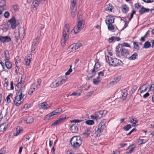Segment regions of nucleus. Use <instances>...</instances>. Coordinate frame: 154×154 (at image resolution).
<instances>
[{
  "mask_svg": "<svg viewBox=\"0 0 154 154\" xmlns=\"http://www.w3.org/2000/svg\"><path fill=\"white\" fill-rule=\"evenodd\" d=\"M38 106L40 108L45 109H47L49 107L48 105L45 102L40 104Z\"/></svg>",
  "mask_w": 154,
  "mask_h": 154,
  "instance_id": "a878e982",
  "label": "nucleus"
},
{
  "mask_svg": "<svg viewBox=\"0 0 154 154\" xmlns=\"http://www.w3.org/2000/svg\"><path fill=\"white\" fill-rule=\"evenodd\" d=\"M81 94L80 93H77L76 92H73L70 95V96H75L77 97H79L80 96Z\"/></svg>",
  "mask_w": 154,
  "mask_h": 154,
  "instance_id": "680f3d73",
  "label": "nucleus"
},
{
  "mask_svg": "<svg viewBox=\"0 0 154 154\" xmlns=\"http://www.w3.org/2000/svg\"><path fill=\"white\" fill-rule=\"evenodd\" d=\"M138 56L137 54L135 52L133 54L131 57L128 58V59L130 60H134L136 59Z\"/></svg>",
  "mask_w": 154,
  "mask_h": 154,
  "instance_id": "2f4dec72",
  "label": "nucleus"
},
{
  "mask_svg": "<svg viewBox=\"0 0 154 154\" xmlns=\"http://www.w3.org/2000/svg\"><path fill=\"white\" fill-rule=\"evenodd\" d=\"M122 99L124 100L126 98L128 95L127 90L126 89H125L122 90Z\"/></svg>",
  "mask_w": 154,
  "mask_h": 154,
  "instance_id": "c85d7f7f",
  "label": "nucleus"
},
{
  "mask_svg": "<svg viewBox=\"0 0 154 154\" xmlns=\"http://www.w3.org/2000/svg\"><path fill=\"white\" fill-rule=\"evenodd\" d=\"M38 85H37L35 83H33L31 85L30 88L29 90L28 94L29 95H31L35 90L38 88Z\"/></svg>",
  "mask_w": 154,
  "mask_h": 154,
  "instance_id": "ddd939ff",
  "label": "nucleus"
},
{
  "mask_svg": "<svg viewBox=\"0 0 154 154\" xmlns=\"http://www.w3.org/2000/svg\"><path fill=\"white\" fill-rule=\"evenodd\" d=\"M133 43V48L137 50H139L140 49V46L138 44V42H132Z\"/></svg>",
  "mask_w": 154,
  "mask_h": 154,
  "instance_id": "f704fd0d",
  "label": "nucleus"
},
{
  "mask_svg": "<svg viewBox=\"0 0 154 154\" xmlns=\"http://www.w3.org/2000/svg\"><path fill=\"white\" fill-rule=\"evenodd\" d=\"M104 73L103 71H101L98 72V76L97 77V79H100V78L104 76Z\"/></svg>",
  "mask_w": 154,
  "mask_h": 154,
  "instance_id": "8fccbe9b",
  "label": "nucleus"
},
{
  "mask_svg": "<svg viewBox=\"0 0 154 154\" xmlns=\"http://www.w3.org/2000/svg\"><path fill=\"white\" fill-rule=\"evenodd\" d=\"M106 62L112 66L115 67L121 65L122 62L117 58H112L108 56L105 57Z\"/></svg>",
  "mask_w": 154,
  "mask_h": 154,
  "instance_id": "20e7f679",
  "label": "nucleus"
},
{
  "mask_svg": "<svg viewBox=\"0 0 154 154\" xmlns=\"http://www.w3.org/2000/svg\"><path fill=\"white\" fill-rule=\"evenodd\" d=\"M59 114L57 113L54 110L51 112L50 113L47 115L44 118V119L45 120H49V119L52 118L54 116L58 115Z\"/></svg>",
  "mask_w": 154,
  "mask_h": 154,
  "instance_id": "f8f14e48",
  "label": "nucleus"
},
{
  "mask_svg": "<svg viewBox=\"0 0 154 154\" xmlns=\"http://www.w3.org/2000/svg\"><path fill=\"white\" fill-rule=\"evenodd\" d=\"M85 123L88 125H93L94 124V122L92 120H87L85 121Z\"/></svg>",
  "mask_w": 154,
  "mask_h": 154,
  "instance_id": "79ce46f5",
  "label": "nucleus"
},
{
  "mask_svg": "<svg viewBox=\"0 0 154 154\" xmlns=\"http://www.w3.org/2000/svg\"><path fill=\"white\" fill-rule=\"evenodd\" d=\"M45 2V0H34L32 5L35 8V10H36L37 8L38 7L40 3H43Z\"/></svg>",
  "mask_w": 154,
  "mask_h": 154,
  "instance_id": "1a4fd4ad",
  "label": "nucleus"
},
{
  "mask_svg": "<svg viewBox=\"0 0 154 154\" xmlns=\"http://www.w3.org/2000/svg\"><path fill=\"white\" fill-rule=\"evenodd\" d=\"M151 46V44L149 41H146L144 44V48H149Z\"/></svg>",
  "mask_w": 154,
  "mask_h": 154,
  "instance_id": "a19ab883",
  "label": "nucleus"
},
{
  "mask_svg": "<svg viewBox=\"0 0 154 154\" xmlns=\"http://www.w3.org/2000/svg\"><path fill=\"white\" fill-rule=\"evenodd\" d=\"M54 110L59 115L62 112V109L61 108H59Z\"/></svg>",
  "mask_w": 154,
  "mask_h": 154,
  "instance_id": "5fc2aeb1",
  "label": "nucleus"
},
{
  "mask_svg": "<svg viewBox=\"0 0 154 154\" xmlns=\"http://www.w3.org/2000/svg\"><path fill=\"white\" fill-rule=\"evenodd\" d=\"M149 10L150 9L149 8H146L143 7H142L139 10V13L140 14L142 15L144 13L148 12Z\"/></svg>",
  "mask_w": 154,
  "mask_h": 154,
  "instance_id": "5701e85b",
  "label": "nucleus"
},
{
  "mask_svg": "<svg viewBox=\"0 0 154 154\" xmlns=\"http://www.w3.org/2000/svg\"><path fill=\"white\" fill-rule=\"evenodd\" d=\"M25 60L26 65L27 66H29L31 62V59H26Z\"/></svg>",
  "mask_w": 154,
  "mask_h": 154,
  "instance_id": "a18cd8bd",
  "label": "nucleus"
},
{
  "mask_svg": "<svg viewBox=\"0 0 154 154\" xmlns=\"http://www.w3.org/2000/svg\"><path fill=\"white\" fill-rule=\"evenodd\" d=\"M105 10L108 11L109 12H112L114 9L113 7L111 4H109L105 6Z\"/></svg>",
  "mask_w": 154,
  "mask_h": 154,
  "instance_id": "b1692460",
  "label": "nucleus"
},
{
  "mask_svg": "<svg viewBox=\"0 0 154 154\" xmlns=\"http://www.w3.org/2000/svg\"><path fill=\"white\" fill-rule=\"evenodd\" d=\"M40 37V35H39L35 39L33 40L32 43V46L31 48V51H35L36 48V44L38 43Z\"/></svg>",
  "mask_w": 154,
  "mask_h": 154,
  "instance_id": "0eeeda50",
  "label": "nucleus"
},
{
  "mask_svg": "<svg viewBox=\"0 0 154 154\" xmlns=\"http://www.w3.org/2000/svg\"><path fill=\"white\" fill-rule=\"evenodd\" d=\"M100 67V64L98 62L96 63L94 65V68L91 70V73L93 75L90 78H91L95 74L96 72L98 71V68Z\"/></svg>",
  "mask_w": 154,
  "mask_h": 154,
  "instance_id": "9b49d317",
  "label": "nucleus"
},
{
  "mask_svg": "<svg viewBox=\"0 0 154 154\" xmlns=\"http://www.w3.org/2000/svg\"><path fill=\"white\" fill-rule=\"evenodd\" d=\"M63 120L64 119L63 118L59 119L58 120H56L54 122L52 123L51 125L53 126L59 124L61 123Z\"/></svg>",
  "mask_w": 154,
  "mask_h": 154,
  "instance_id": "72a5a7b5",
  "label": "nucleus"
},
{
  "mask_svg": "<svg viewBox=\"0 0 154 154\" xmlns=\"http://www.w3.org/2000/svg\"><path fill=\"white\" fill-rule=\"evenodd\" d=\"M105 112V110H102L96 112L94 114L91 115V117L94 119H99L103 117L104 112Z\"/></svg>",
  "mask_w": 154,
  "mask_h": 154,
  "instance_id": "423d86ee",
  "label": "nucleus"
},
{
  "mask_svg": "<svg viewBox=\"0 0 154 154\" xmlns=\"http://www.w3.org/2000/svg\"><path fill=\"white\" fill-rule=\"evenodd\" d=\"M50 86L52 88H55L59 86L57 79L52 83Z\"/></svg>",
  "mask_w": 154,
  "mask_h": 154,
  "instance_id": "473e14b6",
  "label": "nucleus"
},
{
  "mask_svg": "<svg viewBox=\"0 0 154 154\" xmlns=\"http://www.w3.org/2000/svg\"><path fill=\"white\" fill-rule=\"evenodd\" d=\"M6 125L4 124H2L0 126V131H3L6 129Z\"/></svg>",
  "mask_w": 154,
  "mask_h": 154,
  "instance_id": "49530a36",
  "label": "nucleus"
},
{
  "mask_svg": "<svg viewBox=\"0 0 154 154\" xmlns=\"http://www.w3.org/2000/svg\"><path fill=\"white\" fill-rule=\"evenodd\" d=\"M147 141V140L146 139H140L138 140L137 142L139 145H141L145 143Z\"/></svg>",
  "mask_w": 154,
  "mask_h": 154,
  "instance_id": "c9c22d12",
  "label": "nucleus"
},
{
  "mask_svg": "<svg viewBox=\"0 0 154 154\" xmlns=\"http://www.w3.org/2000/svg\"><path fill=\"white\" fill-rule=\"evenodd\" d=\"M11 40V38L8 36H0V41L3 43H7L9 42Z\"/></svg>",
  "mask_w": 154,
  "mask_h": 154,
  "instance_id": "2eb2a0df",
  "label": "nucleus"
},
{
  "mask_svg": "<svg viewBox=\"0 0 154 154\" xmlns=\"http://www.w3.org/2000/svg\"><path fill=\"white\" fill-rule=\"evenodd\" d=\"M91 131L90 128H88L85 130V132L83 133V135L86 137H88L91 133Z\"/></svg>",
  "mask_w": 154,
  "mask_h": 154,
  "instance_id": "c756f323",
  "label": "nucleus"
},
{
  "mask_svg": "<svg viewBox=\"0 0 154 154\" xmlns=\"http://www.w3.org/2000/svg\"><path fill=\"white\" fill-rule=\"evenodd\" d=\"M114 18L112 16H109L107 17V19L106 20V24L112 23L114 22Z\"/></svg>",
  "mask_w": 154,
  "mask_h": 154,
  "instance_id": "dca6fc26",
  "label": "nucleus"
},
{
  "mask_svg": "<svg viewBox=\"0 0 154 154\" xmlns=\"http://www.w3.org/2000/svg\"><path fill=\"white\" fill-rule=\"evenodd\" d=\"M135 147V145L132 144L130 145L126 150V153L127 154H129L133 151Z\"/></svg>",
  "mask_w": 154,
  "mask_h": 154,
  "instance_id": "412c9836",
  "label": "nucleus"
},
{
  "mask_svg": "<svg viewBox=\"0 0 154 154\" xmlns=\"http://www.w3.org/2000/svg\"><path fill=\"white\" fill-rule=\"evenodd\" d=\"M69 25L67 24L65 25L63 30V37L61 39V44L63 46L65 45L69 37Z\"/></svg>",
  "mask_w": 154,
  "mask_h": 154,
  "instance_id": "7ed1b4c3",
  "label": "nucleus"
},
{
  "mask_svg": "<svg viewBox=\"0 0 154 154\" xmlns=\"http://www.w3.org/2000/svg\"><path fill=\"white\" fill-rule=\"evenodd\" d=\"M4 16L6 18H7L9 17L10 16V14L8 11H6L4 13Z\"/></svg>",
  "mask_w": 154,
  "mask_h": 154,
  "instance_id": "bf43d9fd",
  "label": "nucleus"
},
{
  "mask_svg": "<svg viewBox=\"0 0 154 154\" xmlns=\"http://www.w3.org/2000/svg\"><path fill=\"white\" fill-rule=\"evenodd\" d=\"M146 3H151L154 2V0H142Z\"/></svg>",
  "mask_w": 154,
  "mask_h": 154,
  "instance_id": "69168bd1",
  "label": "nucleus"
},
{
  "mask_svg": "<svg viewBox=\"0 0 154 154\" xmlns=\"http://www.w3.org/2000/svg\"><path fill=\"white\" fill-rule=\"evenodd\" d=\"M13 96V94H10L6 97L5 100L8 103H10L11 102V100L10 99V97H12Z\"/></svg>",
  "mask_w": 154,
  "mask_h": 154,
  "instance_id": "4c0bfd02",
  "label": "nucleus"
},
{
  "mask_svg": "<svg viewBox=\"0 0 154 154\" xmlns=\"http://www.w3.org/2000/svg\"><path fill=\"white\" fill-rule=\"evenodd\" d=\"M76 11L71 10V14L72 17L73 18L75 17L76 15Z\"/></svg>",
  "mask_w": 154,
  "mask_h": 154,
  "instance_id": "3c124183",
  "label": "nucleus"
},
{
  "mask_svg": "<svg viewBox=\"0 0 154 154\" xmlns=\"http://www.w3.org/2000/svg\"><path fill=\"white\" fill-rule=\"evenodd\" d=\"M16 131L14 133V136H17L20 132H22L23 129L22 128L20 127H17Z\"/></svg>",
  "mask_w": 154,
  "mask_h": 154,
  "instance_id": "bb28decb",
  "label": "nucleus"
},
{
  "mask_svg": "<svg viewBox=\"0 0 154 154\" xmlns=\"http://www.w3.org/2000/svg\"><path fill=\"white\" fill-rule=\"evenodd\" d=\"M122 11L123 13H127L129 10V8L126 5H124L121 6Z\"/></svg>",
  "mask_w": 154,
  "mask_h": 154,
  "instance_id": "393cba45",
  "label": "nucleus"
},
{
  "mask_svg": "<svg viewBox=\"0 0 154 154\" xmlns=\"http://www.w3.org/2000/svg\"><path fill=\"white\" fill-rule=\"evenodd\" d=\"M121 54L122 56H125L129 54V52L128 49L122 47L121 48Z\"/></svg>",
  "mask_w": 154,
  "mask_h": 154,
  "instance_id": "a211bd4d",
  "label": "nucleus"
},
{
  "mask_svg": "<svg viewBox=\"0 0 154 154\" xmlns=\"http://www.w3.org/2000/svg\"><path fill=\"white\" fill-rule=\"evenodd\" d=\"M4 82V85L6 87H7L8 86V82L7 79H5Z\"/></svg>",
  "mask_w": 154,
  "mask_h": 154,
  "instance_id": "338daca9",
  "label": "nucleus"
},
{
  "mask_svg": "<svg viewBox=\"0 0 154 154\" xmlns=\"http://www.w3.org/2000/svg\"><path fill=\"white\" fill-rule=\"evenodd\" d=\"M19 88L20 89L16 93V96L15 97L14 101V103L17 106H19L22 103V99L26 94L25 87L20 83H17L15 87V89L17 90H18Z\"/></svg>",
  "mask_w": 154,
  "mask_h": 154,
  "instance_id": "f257e3e1",
  "label": "nucleus"
},
{
  "mask_svg": "<svg viewBox=\"0 0 154 154\" xmlns=\"http://www.w3.org/2000/svg\"><path fill=\"white\" fill-rule=\"evenodd\" d=\"M128 121L130 123L132 124L133 126L135 127L138 125V121L136 118L130 117L129 118Z\"/></svg>",
  "mask_w": 154,
  "mask_h": 154,
  "instance_id": "6e6552de",
  "label": "nucleus"
},
{
  "mask_svg": "<svg viewBox=\"0 0 154 154\" xmlns=\"http://www.w3.org/2000/svg\"><path fill=\"white\" fill-rule=\"evenodd\" d=\"M71 130L74 132H75L78 131V128L75 124L73 125L71 127Z\"/></svg>",
  "mask_w": 154,
  "mask_h": 154,
  "instance_id": "e433bc0d",
  "label": "nucleus"
},
{
  "mask_svg": "<svg viewBox=\"0 0 154 154\" xmlns=\"http://www.w3.org/2000/svg\"><path fill=\"white\" fill-rule=\"evenodd\" d=\"M5 64L6 68L8 69H11L12 67V64L11 62L9 61V60L5 61Z\"/></svg>",
  "mask_w": 154,
  "mask_h": 154,
  "instance_id": "cd10ccee",
  "label": "nucleus"
},
{
  "mask_svg": "<svg viewBox=\"0 0 154 154\" xmlns=\"http://www.w3.org/2000/svg\"><path fill=\"white\" fill-rule=\"evenodd\" d=\"M8 22L10 23L11 27L12 29H14L16 28L17 24L15 19L14 17H13L11 19L9 20Z\"/></svg>",
  "mask_w": 154,
  "mask_h": 154,
  "instance_id": "4468645a",
  "label": "nucleus"
},
{
  "mask_svg": "<svg viewBox=\"0 0 154 154\" xmlns=\"http://www.w3.org/2000/svg\"><path fill=\"white\" fill-rule=\"evenodd\" d=\"M107 24L108 25V29L109 30H112L114 29V26L113 24H112V23H110Z\"/></svg>",
  "mask_w": 154,
  "mask_h": 154,
  "instance_id": "ea45409f",
  "label": "nucleus"
},
{
  "mask_svg": "<svg viewBox=\"0 0 154 154\" xmlns=\"http://www.w3.org/2000/svg\"><path fill=\"white\" fill-rule=\"evenodd\" d=\"M121 45H122V47L123 46L129 47L130 48H131V46H130V45L128 43H127L126 42H123L122 44H121Z\"/></svg>",
  "mask_w": 154,
  "mask_h": 154,
  "instance_id": "6e6d98bb",
  "label": "nucleus"
},
{
  "mask_svg": "<svg viewBox=\"0 0 154 154\" xmlns=\"http://www.w3.org/2000/svg\"><path fill=\"white\" fill-rule=\"evenodd\" d=\"M84 24L81 21L78 22L76 26H75L71 31L72 34H75L79 32L83 28Z\"/></svg>",
  "mask_w": 154,
  "mask_h": 154,
  "instance_id": "39448f33",
  "label": "nucleus"
},
{
  "mask_svg": "<svg viewBox=\"0 0 154 154\" xmlns=\"http://www.w3.org/2000/svg\"><path fill=\"white\" fill-rule=\"evenodd\" d=\"M74 45H75V47L76 48V49H78L80 47L82 46V44L79 42L76 43L74 44Z\"/></svg>",
  "mask_w": 154,
  "mask_h": 154,
  "instance_id": "de8ad7c7",
  "label": "nucleus"
},
{
  "mask_svg": "<svg viewBox=\"0 0 154 154\" xmlns=\"http://www.w3.org/2000/svg\"><path fill=\"white\" fill-rule=\"evenodd\" d=\"M121 77L120 76H118L114 78V80L117 83L121 79Z\"/></svg>",
  "mask_w": 154,
  "mask_h": 154,
  "instance_id": "864d4df0",
  "label": "nucleus"
},
{
  "mask_svg": "<svg viewBox=\"0 0 154 154\" xmlns=\"http://www.w3.org/2000/svg\"><path fill=\"white\" fill-rule=\"evenodd\" d=\"M59 86L64 84L66 81V79H64L62 77H59L57 79Z\"/></svg>",
  "mask_w": 154,
  "mask_h": 154,
  "instance_id": "aec40b11",
  "label": "nucleus"
},
{
  "mask_svg": "<svg viewBox=\"0 0 154 154\" xmlns=\"http://www.w3.org/2000/svg\"><path fill=\"white\" fill-rule=\"evenodd\" d=\"M106 120L105 119H103L102 120L99 124V125H102V126H104V127H105V124Z\"/></svg>",
  "mask_w": 154,
  "mask_h": 154,
  "instance_id": "13d9d810",
  "label": "nucleus"
},
{
  "mask_svg": "<svg viewBox=\"0 0 154 154\" xmlns=\"http://www.w3.org/2000/svg\"><path fill=\"white\" fill-rule=\"evenodd\" d=\"M140 93H143L146 90V88L145 87L144 85L142 86L140 88Z\"/></svg>",
  "mask_w": 154,
  "mask_h": 154,
  "instance_id": "603ef678",
  "label": "nucleus"
},
{
  "mask_svg": "<svg viewBox=\"0 0 154 154\" xmlns=\"http://www.w3.org/2000/svg\"><path fill=\"white\" fill-rule=\"evenodd\" d=\"M4 61L9 60L10 59L9 51L7 50H5L4 51Z\"/></svg>",
  "mask_w": 154,
  "mask_h": 154,
  "instance_id": "4be33fe9",
  "label": "nucleus"
},
{
  "mask_svg": "<svg viewBox=\"0 0 154 154\" xmlns=\"http://www.w3.org/2000/svg\"><path fill=\"white\" fill-rule=\"evenodd\" d=\"M100 81L99 79H97V77L96 79H93V83L95 85H97Z\"/></svg>",
  "mask_w": 154,
  "mask_h": 154,
  "instance_id": "09e8293b",
  "label": "nucleus"
},
{
  "mask_svg": "<svg viewBox=\"0 0 154 154\" xmlns=\"http://www.w3.org/2000/svg\"><path fill=\"white\" fill-rule=\"evenodd\" d=\"M137 87L136 86H133L131 90V91L133 94L136 91L137 89Z\"/></svg>",
  "mask_w": 154,
  "mask_h": 154,
  "instance_id": "e2e57ef3",
  "label": "nucleus"
},
{
  "mask_svg": "<svg viewBox=\"0 0 154 154\" xmlns=\"http://www.w3.org/2000/svg\"><path fill=\"white\" fill-rule=\"evenodd\" d=\"M82 121L81 120H79V119H74L71 121V123H78L80 122H82Z\"/></svg>",
  "mask_w": 154,
  "mask_h": 154,
  "instance_id": "0e129e2a",
  "label": "nucleus"
},
{
  "mask_svg": "<svg viewBox=\"0 0 154 154\" xmlns=\"http://www.w3.org/2000/svg\"><path fill=\"white\" fill-rule=\"evenodd\" d=\"M105 127L98 125V128L97 131L95 133V135L97 137H99L101 134V133L103 132Z\"/></svg>",
  "mask_w": 154,
  "mask_h": 154,
  "instance_id": "9d476101",
  "label": "nucleus"
},
{
  "mask_svg": "<svg viewBox=\"0 0 154 154\" xmlns=\"http://www.w3.org/2000/svg\"><path fill=\"white\" fill-rule=\"evenodd\" d=\"M121 51V48L119 46H117L116 48V52L117 56H119L120 51Z\"/></svg>",
  "mask_w": 154,
  "mask_h": 154,
  "instance_id": "58836bf2",
  "label": "nucleus"
},
{
  "mask_svg": "<svg viewBox=\"0 0 154 154\" xmlns=\"http://www.w3.org/2000/svg\"><path fill=\"white\" fill-rule=\"evenodd\" d=\"M114 36H112V37H111V38H109V40H108L109 42V43H110L112 42L113 41H114Z\"/></svg>",
  "mask_w": 154,
  "mask_h": 154,
  "instance_id": "774afa93",
  "label": "nucleus"
},
{
  "mask_svg": "<svg viewBox=\"0 0 154 154\" xmlns=\"http://www.w3.org/2000/svg\"><path fill=\"white\" fill-rule=\"evenodd\" d=\"M77 0H72L71 1L70 10L76 11L77 9L76 2Z\"/></svg>",
  "mask_w": 154,
  "mask_h": 154,
  "instance_id": "f3484780",
  "label": "nucleus"
},
{
  "mask_svg": "<svg viewBox=\"0 0 154 154\" xmlns=\"http://www.w3.org/2000/svg\"><path fill=\"white\" fill-rule=\"evenodd\" d=\"M0 8L4 10L6 6L5 0H0Z\"/></svg>",
  "mask_w": 154,
  "mask_h": 154,
  "instance_id": "7c9ffc66",
  "label": "nucleus"
},
{
  "mask_svg": "<svg viewBox=\"0 0 154 154\" xmlns=\"http://www.w3.org/2000/svg\"><path fill=\"white\" fill-rule=\"evenodd\" d=\"M74 44L72 45L69 47V48L71 49V51H73L76 50Z\"/></svg>",
  "mask_w": 154,
  "mask_h": 154,
  "instance_id": "052dcab7",
  "label": "nucleus"
},
{
  "mask_svg": "<svg viewBox=\"0 0 154 154\" xmlns=\"http://www.w3.org/2000/svg\"><path fill=\"white\" fill-rule=\"evenodd\" d=\"M131 127V125L128 124L125 126L123 128V129L125 131H128L129 130Z\"/></svg>",
  "mask_w": 154,
  "mask_h": 154,
  "instance_id": "c03bdc74",
  "label": "nucleus"
},
{
  "mask_svg": "<svg viewBox=\"0 0 154 154\" xmlns=\"http://www.w3.org/2000/svg\"><path fill=\"white\" fill-rule=\"evenodd\" d=\"M70 68L68 70V71L65 73V75H68L70 74V73L72 72V70L71 68L72 67V65H71L69 66Z\"/></svg>",
  "mask_w": 154,
  "mask_h": 154,
  "instance_id": "37998d69",
  "label": "nucleus"
},
{
  "mask_svg": "<svg viewBox=\"0 0 154 154\" xmlns=\"http://www.w3.org/2000/svg\"><path fill=\"white\" fill-rule=\"evenodd\" d=\"M135 13L136 11L135 10H133L132 11V13H131L130 15V17L128 18L129 21H130L131 20V19L133 18V15L134 14H135Z\"/></svg>",
  "mask_w": 154,
  "mask_h": 154,
  "instance_id": "4d7b16f0",
  "label": "nucleus"
},
{
  "mask_svg": "<svg viewBox=\"0 0 154 154\" xmlns=\"http://www.w3.org/2000/svg\"><path fill=\"white\" fill-rule=\"evenodd\" d=\"M70 142L72 147L76 149L79 148L82 144V140L80 137L75 136L71 139Z\"/></svg>",
  "mask_w": 154,
  "mask_h": 154,
  "instance_id": "f03ea898",
  "label": "nucleus"
},
{
  "mask_svg": "<svg viewBox=\"0 0 154 154\" xmlns=\"http://www.w3.org/2000/svg\"><path fill=\"white\" fill-rule=\"evenodd\" d=\"M33 121V119L30 116H29L24 119V122L26 124H30L32 123Z\"/></svg>",
  "mask_w": 154,
  "mask_h": 154,
  "instance_id": "6ab92c4d",
  "label": "nucleus"
}]
</instances>
